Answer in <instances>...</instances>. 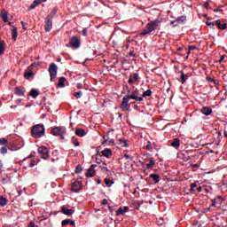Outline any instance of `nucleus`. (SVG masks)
I'll return each instance as SVG.
<instances>
[{
	"instance_id": "obj_11",
	"label": "nucleus",
	"mask_w": 227,
	"mask_h": 227,
	"mask_svg": "<svg viewBox=\"0 0 227 227\" xmlns=\"http://www.w3.org/2000/svg\"><path fill=\"white\" fill-rule=\"evenodd\" d=\"M45 25H44V29L46 32H51L52 29V19L46 17L45 18Z\"/></svg>"
},
{
	"instance_id": "obj_53",
	"label": "nucleus",
	"mask_w": 227,
	"mask_h": 227,
	"mask_svg": "<svg viewBox=\"0 0 227 227\" xmlns=\"http://www.w3.org/2000/svg\"><path fill=\"white\" fill-rule=\"evenodd\" d=\"M209 5H210V4L208 2H205L204 4H203V7L206 8V9H208Z\"/></svg>"
},
{
	"instance_id": "obj_23",
	"label": "nucleus",
	"mask_w": 227,
	"mask_h": 227,
	"mask_svg": "<svg viewBox=\"0 0 227 227\" xmlns=\"http://www.w3.org/2000/svg\"><path fill=\"white\" fill-rule=\"evenodd\" d=\"M149 176L153 180L154 184H157L160 181V176L158 174H151Z\"/></svg>"
},
{
	"instance_id": "obj_48",
	"label": "nucleus",
	"mask_w": 227,
	"mask_h": 227,
	"mask_svg": "<svg viewBox=\"0 0 227 227\" xmlns=\"http://www.w3.org/2000/svg\"><path fill=\"white\" fill-rule=\"evenodd\" d=\"M206 80H207V82H211L216 83V81H215V79L209 77V76L206 77Z\"/></svg>"
},
{
	"instance_id": "obj_1",
	"label": "nucleus",
	"mask_w": 227,
	"mask_h": 227,
	"mask_svg": "<svg viewBox=\"0 0 227 227\" xmlns=\"http://www.w3.org/2000/svg\"><path fill=\"white\" fill-rule=\"evenodd\" d=\"M2 146L0 148V153L3 155L7 154L8 150H11V152H16V150H20V148H23L24 145L18 144V143H12L9 144L8 145H5V144H1Z\"/></svg>"
},
{
	"instance_id": "obj_63",
	"label": "nucleus",
	"mask_w": 227,
	"mask_h": 227,
	"mask_svg": "<svg viewBox=\"0 0 227 227\" xmlns=\"http://www.w3.org/2000/svg\"><path fill=\"white\" fill-rule=\"evenodd\" d=\"M101 169L109 172V169L106 166L101 167Z\"/></svg>"
},
{
	"instance_id": "obj_62",
	"label": "nucleus",
	"mask_w": 227,
	"mask_h": 227,
	"mask_svg": "<svg viewBox=\"0 0 227 227\" xmlns=\"http://www.w3.org/2000/svg\"><path fill=\"white\" fill-rule=\"evenodd\" d=\"M179 142H180L179 138H174L172 140V143H179Z\"/></svg>"
},
{
	"instance_id": "obj_29",
	"label": "nucleus",
	"mask_w": 227,
	"mask_h": 227,
	"mask_svg": "<svg viewBox=\"0 0 227 227\" xmlns=\"http://www.w3.org/2000/svg\"><path fill=\"white\" fill-rule=\"evenodd\" d=\"M190 146L192 147V146H194V145H192V144H182V145H180L179 150L181 152H184V150H187L188 148H190Z\"/></svg>"
},
{
	"instance_id": "obj_4",
	"label": "nucleus",
	"mask_w": 227,
	"mask_h": 227,
	"mask_svg": "<svg viewBox=\"0 0 227 227\" xmlns=\"http://www.w3.org/2000/svg\"><path fill=\"white\" fill-rule=\"evenodd\" d=\"M48 72L50 74V81L54 82L56 80V76H58V66L51 62L48 68Z\"/></svg>"
},
{
	"instance_id": "obj_15",
	"label": "nucleus",
	"mask_w": 227,
	"mask_h": 227,
	"mask_svg": "<svg viewBox=\"0 0 227 227\" xmlns=\"http://www.w3.org/2000/svg\"><path fill=\"white\" fill-rule=\"evenodd\" d=\"M11 33H12V38L13 42H16L19 35L18 27L15 26H12L11 29Z\"/></svg>"
},
{
	"instance_id": "obj_64",
	"label": "nucleus",
	"mask_w": 227,
	"mask_h": 227,
	"mask_svg": "<svg viewBox=\"0 0 227 227\" xmlns=\"http://www.w3.org/2000/svg\"><path fill=\"white\" fill-rule=\"evenodd\" d=\"M0 143H7L6 138H1V139H0Z\"/></svg>"
},
{
	"instance_id": "obj_10",
	"label": "nucleus",
	"mask_w": 227,
	"mask_h": 227,
	"mask_svg": "<svg viewBox=\"0 0 227 227\" xmlns=\"http://www.w3.org/2000/svg\"><path fill=\"white\" fill-rule=\"evenodd\" d=\"M82 188V183L80 181H74L71 184V191L74 192H78Z\"/></svg>"
},
{
	"instance_id": "obj_58",
	"label": "nucleus",
	"mask_w": 227,
	"mask_h": 227,
	"mask_svg": "<svg viewBox=\"0 0 227 227\" xmlns=\"http://www.w3.org/2000/svg\"><path fill=\"white\" fill-rule=\"evenodd\" d=\"M72 143H78V140L75 137H72Z\"/></svg>"
},
{
	"instance_id": "obj_18",
	"label": "nucleus",
	"mask_w": 227,
	"mask_h": 227,
	"mask_svg": "<svg viewBox=\"0 0 227 227\" xmlns=\"http://www.w3.org/2000/svg\"><path fill=\"white\" fill-rule=\"evenodd\" d=\"M215 25L220 30H226L227 29V24L226 23H222L221 20H215Z\"/></svg>"
},
{
	"instance_id": "obj_35",
	"label": "nucleus",
	"mask_w": 227,
	"mask_h": 227,
	"mask_svg": "<svg viewBox=\"0 0 227 227\" xmlns=\"http://www.w3.org/2000/svg\"><path fill=\"white\" fill-rule=\"evenodd\" d=\"M65 81H66V78L65 77H61L59 80V83H58V86L59 87H65Z\"/></svg>"
},
{
	"instance_id": "obj_6",
	"label": "nucleus",
	"mask_w": 227,
	"mask_h": 227,
	"mask_svg": "<svg viewBox=\"0 0 227 227\" xmlns=\"http://www.w3.org/2000/svg\"><path fill=\"white\" fill-rule=\"evenodd\" d=\"M187 22V18L185 15L177 17L175 20H171L170 24L173 27H178V25H184Z\"/></svg>"
},
{
	"instance_id": "obj_54",
	"label": "nucleus",
	"mask_w": 227,
	"mask_h": 227,
	"mask_svg": "<svg viewBox=\"0 0 227 227\" xmlns=\"http://www.w3.org/2000/svg\"><path fill=\"white\" fill-rule=\"evenodd\" d=\"M102 205H103V206L108 205V200H107V199H104V200H103V202H102Z\"/></svg>"
},
{
	"instance_id": "obj_41",
	"label": "nucleus",
	"mask_w": 227,
	"mask_h": 227,
	"mask_svg": "<svg viewBox=\"0 0 227 227\" xmlns=\"http://www.w3.org/2000/svg\"><path fill=\"white\" fill-rule=\"evenodd\" d=\"M82 172V168L80 165H77L75 168V174H81Z\"/></svg>"
},
{
	"instance_id": "obj_26",
	"label": "nucleus",
	"mask_w": 227,
	"mask_h": 227,
	"mask_svg": "<svg viewBox=\"0 0 227 227\" xmlns=\"http://www.w3.org/2000/svg\"><path fill=\"white\" fill-rule=\"evenodd\" d=\"M96 168H97L96 164H92L90 168H89L88 174H90V172H92V174H90V177H94L96 176V170H95Z\"/></svg>"
},
{
	"instance_id": "obj_60",
	"label": "nucleus",
	"mask_w": 227,
	"mask_h": 227,
	"mask_svg": "<svg viewBox=\"0 0 227 227\" xmlns=\"http://www.w3.org/2000/svg\"><path fill=\"white\" fill-rule=\"evenodd\" d=\"M129 210V207L128 206L124 207L123 212L126 213Z\"/></svg>"
},
{
	"instance_id": "obj_24",
	"label": "nucleus",
	"mask_w": 227,
	"mask_h": 227,
	"mask_svg": "<svg viewBox=\"0 0 227 227\" xmlns=\"http://www.w3.org/2000/svg\"><path fill=\"white\" fill-rule=\"evenodd\" d=\"M9 203V200L6 197H4V196H0V206L1 207H5L7 206Z\"/></svg>"
},
{
	"instance_id": "obj_42",
	"label": "nucleus",
	"mask_w": 227,
	"mask_h": 227,
	"mask_svg": "<svg viewBox=\"0 0 227 227\" xmlns=\"http://www.w3.org/2000/svg\"><path fill=\"white\" fill-rule=\"evenodd\" d=\"M123 214H124V210L122 209V207H119V209L116 211V215L119 216Z\"/></svg>"
},
{
	"instance_id": "obj_57",
	"label": "nucleus",
	"mask_w": 227,
	"mask_h": 227,
	"mask_svg": "<svg viewBox=\"0 0 227 227\" xmlns=\"http://www.w3.org/2000/svg\"><path fill=\"white\" fill-rule=\"evenodd\" d=\"M90 175H92V171H90V173H89V168H88L87 173H86V176L87 177H91Z\"/></svg>"
},
{
	"instance_id": "obj_13",
	"label": "nucleus",
	"mask_w": 227,
	"mask_h": 227,
	"mask_svg": "<svg viewBox=\"0 0 227 227\" xmlns=\"http://www.w3.org/2000/svg\"><path fill=\"white\" fill-rule=\"evenodd\" d=\"M26 92H27V90L25 88H21V87L14 88V94H16L19 97L25 96Z\"/></svg>"
},
{
	"instance_id": "obj_56",
	"label": "nucleus",
	"mask_w": 227,
	"mask_h": 227,
	"mask_svg": "<svg viewBox=\"0 0 227 227\" xmlns=\"http://www.w3.org/2000/svg\"><path fill=\"white\" fill-rule=\"evenodd\" d=\"M124 158L126 160H129V159L133 160V157H130V155H129V154H124Z\"/></svg>"
},
{
	"instance_id": "obj_36",
	"label": "nucleus",
	"mask_w": 227,
	"mask_h": 227,
	"mask_svg": "<svg viewBox=\"0 0 227 227\" xmlns=\"http://www.w3.org/2000/svg\"><path fill=\"white\" fill-rule=\"evenodd\" d=\"M154 165H155V160L151 159V160H149V163H147L146 165L147 169H151L152 168H153Z\"/></svg>"
},
{
	"instance_id": "obj_51",
	"label": "nucleus",
	"mask_w": 227,
	"mask_h": 227,
	"mask_svg": "<svg viewBox=\"0 0 227 227\" xmlns=\"http://www.w3.org/2000/svg\"><path fill=\"white\" fill-rule=\"evenodd\" d=\"M196 49H197V46H193V45L188 46V51H194V50H196Z\"/></svg>"
},
{
	"instance_id": "obj_20",
	"label": "nucleus",
	"mask_w": 227,
	"mask_h": 227,
	"mask_svg": "<svg viewBox=\"0 0 227 227\" xmlns=\"http://www.w3.org/2000/svg\"><path fill=\"white\" fill-rule=\"evenodd\" d=\"M102 155L107 159L111 158L113 156V153L111 149L106 148L101 152Z\"/></svg>"
},
{
	"instance_id": "obj_5",
	"label": "nucleus",
	"mask_w": 227,
	"mask_h": 227,
	"mask_svg": "<svg viewBox=\"0 0 227 227\" xmlns=\"http://www.w3.org/2000/svg\"><path fill=\"white\" fill-rule=\"evenodd\" d=\"M65 133L66 129L64 127H54L51 129V134L53 136H59L61 139H64Z\"/></svg>"
},
{
	"instance_id": "obj_40",
	"label": "nucleus",
	"mask_w": 227,
	"mask_h": 227,
	"mask_svg": "<svg viewBox=\"0 0 227 227\" xmlns=\"http://www.w3.org/2000/svg\"><path fill=\"white\" fill-rule=\"evenodd\" d=\"M10 182H11V177H9V178H6V177L2 178V184H7Z\"/></svg>"
},
{
	"instance_id": "obj_9",
	"label": "nucleus",
	"mask_w": 227,
	"mask_h": 227,
	"mask_svg": "<svg viewBox=\"0 0 227 227\" xmlns=\"http://www.w3.org/2000/svg\"><path fill=\"white\" fill-rule=\"evenodd\" d=\"M38 153L42 159L47 160L49 158V149L46 146L39 147Z\"/></svg>"
},
{
	"instance_id": "obj_25",
	"label": "nucleus",
	"mask_w": 227,
	"mask_h": 227,
	"mask_svg": "<svg viewBox=\"0 0 227 227\" xmlns=\"http://www.w3.org/2000/svg\"><path fill=\"white\" fill-rule=\"evenodd\" d=\"M180 82L184 84L189 79V75L184 74V71H180Z\"/></svg>"
},
{
	"instance_id": "obj_31",
	"label": "nucleus",
	"mask_w": 227,
	"mask_h": 227,
	"mask_svg": "<svg viewBox=\"0 0 227 227\" xmlns=\"http://www.w3.org/2000/svg\"><path fill=\"white\" fill-rule=\"evenodd\" d=\"M39 95H40V92L35 90H31L29 92V96H31L34 98H37Z\"/></svg>"
},
{
	"instance_id": "obj_32",
	"label": "nucleus",
	"mask_w": 227,
	"mask_h": 227,
	"mask_svg": "<svg viewBox=\"0 0 227 227\" xmlns=\"http://www.w3.org/2000/svg\"><path fill=\"white\" fill-rule=\"evenodd\" d=\"M5 46H6L5 42H0V55H3L4 53Z\"/></svg>"
},
{
	"instance_id": "obj_45",
	"label": "nucleus",
	"mask_w": 227,
	"mask_h": 227,
	"mask_svg": "<svg viewBox=\"0 0 227 227\" xmlns=\"http://www.w3.org/2000/svg\"><path fill=\"white\" fill-rule=\"evenodd\" d=\"M88 29L87 27H84L82 30V34L84 37H86L88 35V33H87Z\"/></svg>"
},
{
	"instance_id": "obj_38",
	"label": "nucleus",
	"mask_w": 227,
	"mask_h": 227,
	"mask_svg": "<svg viewBox=\"0 0 227 227\" xmlns=\"http://www.w3.org/2000/svg\"><path fill=\"white\" fill-rule=\"evenodd\" d=\"M171 146L176 148V150H180L181 144L180 143H171Z\"/></svg>"
},
{
	"instance_id": "obj_43",
	"label": "nucleus",
	"mask_w": 227,
	"mask_h": 227,
	"mask_svg": "<svg viewBox=\"0 0 227 227\" xmlns=\"http://www.w3.org/2000/svg\"><path fill=\"white\" fill-rule=\"evenodd\" d=\"M36 160H31L29 163V168H34L35 166Z\"/></svg>"
},
{
	"instance_id": "obj_39",
	"label": "nucleus",
	"mask_w": 227,
	"mask_h": 227,
	"mask_svg": "<svg viewBox=\"0 0 227 227\" xmlns=\"http://www.w3.org/2000/svg\"><path fill=\"white\" fill-rule=\"evenodd\" d=\"M74 98H75L76 99H78V98H82V92L81 90H79L78 92H74Z\"/></svg>"
},
{
	"instance_id": "obj_17",
	"label": "nucleus",
	"mask_w": 227,
	"mask_h": 227,
	"mask_svg": "<svg viewBox=\"0 0 227 227\" xmlns=\"http://www.w3.org/2000/svg\"><path fill=\"white\" fill-rule=\"evenodd\" d=\"M0 17L3 20L4 23L8 22V12L5 9H3L0 12Z\"/></svg>"
},
{
	"instance_id": "obj_50",
	"label": "nucleus",
	"mask_w": 227,
	"mask_h": 227,
	"mask_svg": "<svg viewBox=\"0 0 227 227\" xmlns=\"http://www.w3.org/2000/svg\"><path fill=\"white\" fill-rule=\"evenodd\" d=\"M191 189H194V188H197L198 187V184L196 182L191 184L190 185Z\"/></svg>"
},
{
	"instance_id": "obj_61",
	"label": "nucleus",
	"mask_w": 227,
	"mask_h": 227,
	"mask_svg": "<svg viewBox=\"0 0 227 227\" xmlns=\"http://www.w3.org/2000/svg\"><path fill=\"white\" fill-rule=\"evenodd\" d=\"M35 222H30L28 227H35Z\"/></svg>"
},
{
	"instance_id": "obj_37",
	"label": "nucleus",
	"mask_w": 227,
	"mask_h": 227,
	"mask_svg": "<svg viewBox=\"0 0 227 227\" xmlns=\"http://www.w3.org/2000/svg\"><path fill=\"white\" fill-rule=\"evenodd\" d=\"M149 34H151V32L148 30L147 27H145V29L142 30V33H140V35L145 36Z\"/></svg>"
},
{
	"instance_id": "obj_8",
	"label": "nucleus",
	"mask_w": 227,
	"mask_h": 227,
	"mask_svg": "<svg viewBox=\"0 0 227 227\" xmlns=\"http://www.w3.org/2000/svg\"><path fill=\"white\" fill-rule=\"evenodd\" d=\"M129 96H125L122 99V103L120 106V109H121V111L125 112V111H129L130 110V104L129 102Z\"/></svg>"
},
{
	"instance_id": "obj_21",
	"label": "nucleus",
	"mask_w": 227,
	"mask_h": 227,
	"mask_svg": "<svg viewBox=\"0 0 227 227\" xmlns=\"http://www.w3.org/2000/svg\"><path fill=\"white\" fill-rule=\"evenodd\" d=\"M74 133L76 136H79V137H84V136H86V131L83 129L77 128Z\"/></svg>"
},
{
	"instance_id": "obj_44",
	"label": "nucleus",
	"mask_w": 227,
	"mask_h": 227,
	"mask_svg": "<svg viewBox=\"0 0 227 227\" xmlns=\"http://www.w3.org/2000/svg\"><path fill=\"white\" fill-rule=\"evenodd\" d=\"M206 25L208 26V27H210V26L215 27L216 25V21L215 22V21H213V22L207 21Z\"/></svg>"
},
{
	"instance_id": "obj_33",
	"label": "nucleus",
	"mask_w": 227,
	"mask_h": 227,
	"mask_svg": "<svg viewBox=\"0 0 227 227\" xmlns=\"http://www.w3.org/2000/svg\"><path fill=\"white\" fill-rule=\"evenodd\" d=\"M105 184L110 188L113 184H114V182L113 180H111L110 178L106 177L105 179Z\"/></svg>"
},
{
	"instance_id": "obj_46",
	"label": "nucleus",
	"mask_w": 227,
	"mask_h": 227,
	"mask_svg": "<svg viewBox=\"0 0 227 227\" xmlns=\"http://www.w3.org/2000/svg\"><path fill=\"white\" fill-rule=\"evenodd\" d=\"M42 65V62H33L30 66L35 67H40Z\"/></svg>"
},
{
	"instance_id": "obj_47",
	"label": "nucleus",
	"mask_w": 227,
	"mask_h": 227,
	"mask_svg": "<svg viewBox=\"0 0 227 227\" xmlns=\"http://www.w3.org/2000/svg\"><path fill=\"white\" fill-rule=\"evenodd\" d=\"M20 24H21V26L23 27V30L27 31V27L26 26L27 25V23H26L25 21H21Z\"/></svg>"
},
{
	"instance_id": "obj_7",
	"label": "nucleus",
	"mask_w": 227,
	"mask_h": 227,
	"mask_svg": "<svg viewBox=\"0 0 227 227\" xmlns=\"http://www.w3.org/2000/svg\"><path fill=\"white\" fill-rule=\"evenodd\" d=\"M160 23V20L159 19H155L154 20L147 23V26L145 27L150 33L156 30V28L159 27V24Z\"/></svg>"
},
{
	"instance_id": "obj_16",
	"label": "nucleus",
	"mask_w": 227,
	"mask_h": 227,
	"mask_svg": "<svg viewBox=\"0 0 227 227\" xmlns=\"http://www.w3.org/2000/svg\"><path fill=\"white\" fill-rule=\"evenodd\" d=\"M200 112L205 114L206 116H209L210 114H213V109L211 107H208V106H203L201 109H200Z\"/></svg>"
},
{
	"instance_id": "obj_59",
	"label": "nucleus",
	"mask_w": 227,
	"mask_h": 227,
	"mask_svg": "<svg viewBox=\"0 0 227 227\" xmlns=\"http://www.w3.org/2000/svg\"><path fill=\"white\" fill-rule=\"evenodd\" d=\"M203 191V187L202 186H199L198 188H197V192H201Z\"/></svg>"
},
{
	"instance_id": "obj_27",
	"label": "nucleus",
	"mask_w": 227,
	"mask_h": 227,
	"mask_svg": "<svg viewBox=\"0 0 227 227\" xmlns=\"http://www.w3.org/2000/svg\"><path fill=\"white\" fill-rule=\"evenodd\" d=\"M139 79V74H134L133 76H130L129 80V83L132 84L135 82H137Z\"/></svg>"
},
{
	"instance_id": "obj_28",
	"label": "nucleus",
	"mask_w": 227,
	"mask_h": 227,
	"mask_svg": "<svg viewBox=\"0 0 227 227\" xmlns=\"http://www.w3.org/2000/svg\"><path fill=\"white\" fill-rule=\"evenodd\" d=\"M34 77H35V74L33 72H27V71L24 72V78L26 80H30L31 78H34Z\"/></svg>"
},
{
	"instance_id": "obj_30",
	"label": "nucleus",
	"mask_w": 227,
	"mask_h": 227,
	"mask_svg": "<svg viewBox=\"0 0 227 227\" xmlns=\"http://www.w3.org/2000/svg\"><path fill=\"white\" fill-rule=\"evenodd\" d=\"M57 13H58V8L54 7L53 10L49 13L47 18L52 20V19H54V16H56Z\"/></svg>"
},
{
	"instance_id": "obj_34",
	"label": "nucleus",
	"mask_w": 227,
	"mask_h": 227,
	"mask_svg": "<svg viewBox=\"0 0 227 227\" xmlns=\"http://www.w3.org/2000/svg\"><path fill=\"white\" fill-rule=\"evenodd\" d=\"M152 94H153V91L151 90H147L146 91H144V93H142V98L145 97H151Z\"/></svg>"
},
{
	"instance_id": "obj_22",
	"label": "nucleus",
	"mask_w": 227,
	"mask_h": 227,
	"mask_svg": "<svg viewBox=\"0 0 227 227\" xmlns=\"http://www.w3.org/2000/svg\"><path fill=\"white\" fill-rule=\"evenodd\" d=\"M40 4H42V2L40 0H35L31 5L28 7V10H35L36 7H38Z\"/></svg>"
},
{
	"instance_id": "obj_3",
	"label": "nucleus",
	"mask_w": 227,
	"mask_h": 227,
	"mask_svg": "<svg viewBox=\"0 0 227 227\" xmlns=\"http://www.w3.org/2000/svg\"><path fill=\"white\" fill-rule=\"evenodd\" d=\"M66 47H72L73 49H79L81 47V37L73 35L69 39V44L67 43Z\"/></svg>"
},
{
	"instance_id": "obj_55",
	"label": "nucleus",
	"mask_w": 227,
	"mask_h": 227,
	"mask_svg": "<svg viewBox=\"0 0 227 227\" xmlns=\"http://www.w3.org/2000/svg\"><path fill=\"white\" fill-rule=\"evenodd\" d=\"M153 145L151 144L145 145V150H152Z\"/></svg>"
},
{
	"instance_id": "obj_49",
	"label": "nucleus",
	"mask_w": 227,
	"mask_h": 227,
	"mask_svg": "<svg viewBox=\"0 0 227 227\" xmlns=\"http://www.w3.org/2000/svg\"><path fill=\"white\" fill-rule=\"evenodd\" d=\"M190 166L193 168H199L200 167V164H194V163H192L190 164Z\"/></svg>"
},
{
	"instance_id": "obj_19",
	"label": "nucleus",
	"mask_w": 227,
	"mask_h": 227,
	"mask_svg": "<svg viewBox=\"0 0 227 227\" xmlns=\"http://www.w3.org/2000/svg\"><path fill=\"white\" fill-rule=\"evenodd\" d=\"M68 224H70L71 226H75L74 221H73L72 219H64V220H62V222H61L62 227H65Z\"/></svg>"
},
{
	"instance_id": "obj_2",
	"label": "nucleus",
	"mask_w": 227,
	"mask_h": 227,
	"mask_svg": "<svg viewBox=\"0 0 227 227\" xmlns=\"http://www.w3.org/2000/svg\"><path fill=\"white\" fill-rule=\"evenodd\" d=\"M32 137L35 139H39L40 137H43V136H45V127L43 124H36L32 127L31 129Z\"/></svg>"
},
{
	"instance_id": "obj_52",
	"label": "nucleus",
	"mask_w": 227,
	"mask_h": 227,
	"mask_svg": "<svg viewBox=\"0 0 227 227\" xmlns=\"http://www.w3.org/2000/svg\"><path fill=\"white\" fill-rule=\"evenodd\" d=\"M33 68L34 67L30 65L26 71L28 73H33Z\"/></svg>"
},
{
	"instance_id": "obj_12",
	"label": "nucleus",
	"mask_w": 227,
	"mask_h": 227,
	"mask_svg": "<svg viewBox=\"0 0 227 227\" xmlns=\"http://www.w3.org/2000/svg\"><path fill=\"white\" fill-rule=\"evenodd\" d=\"M138 94H139V91L137 90L133 91L131 95H128L127 97L130 99H135L139 102L144 101L143 98H140L137 96Z\"/></svg>"
},
{
	"instance_id": "obj_14",
	"label": "nucleus",
	"mask_w": 227,
	"mask_h": 227,
	"mask_svg": "<svg viewBox=\"0 0 227 227\" xmlns=\"http://www.w3.org/2000/svg\"><path fill=\"white\" fill-rule=\"evenodd\" d=\"M61 213L65 215H72L74 213V210L72 208H67L65 206L61 207Z\"/></svg>"
}]
</instances>
